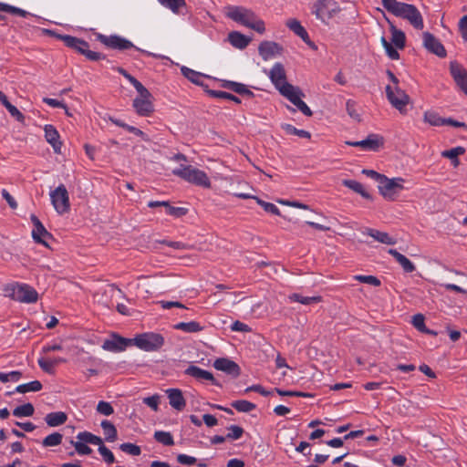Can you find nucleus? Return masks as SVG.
I'll return each instance as SVG.
<instances>
[{
  "label": "nucleus",
  "mask_w": 467,
  "mask_h": 467,
  "mask_svg": "<svg viewBox=\"0 0 467 467\" xmlns=\"http://www.w3.org/2000/svg\"><path fill=\"white\" fill-rule=\"evenodd\" d=\"M391 42L400 49H402L405 47L406 42L405 34L393 26H391Z\"/></svg>",
  "instance_id": "obj_36"
},
{
  "label": "nucleus",
  "mask_w": 467,
  "mask_h": 467,
  "mask_svg": "<svg viewBox=\"0 0 467 467\" xmlns=\"http://www.w3.org/2000/svg\"><path fill=\"white\" fill-rule=\"evenodd\" d=\"M348 114L354 119L359 120V114L356 109V103L353 100H348L346 103Z\"/></svg>",
  "instance_id": "obj_60"
},
{
  "label": "nucleus",
  "mask_w": 467,
  "mask_h": 467,
  "mask_svg": "<svg viewBox=\"0 0 467 467\" xmlns=\"http://www.w3.org/2000/svg\"><path fill=\"white\" fill-rule=\"evenodd\" d=\"M154 439L166 446H171L174 444L173 437L168 431H157L154 432Z\"/></svg>",
  "instance_id": "obj_42"
},
{
  "label": "nucleus",
  "mask_w": 467,
  "mask_h": 467,
  "mask_svg": "<svg viewBox=\"0 0 467 467\" xmlns=\"http://www.w3.org/2000/svg\"><path fill=\"white\" fill-rule=\"evenodd\" d=\"M35 409L31 403H26L24 405L16 407L13 410V415L16 417H30L34 414Z\"/></svg>",
  "instance_id": "obj_41"
},
{
  "label": "nucleus",
  "mask_w": 467,
  "mask_h": 467,
  "mask_svg": "<svg viewBox=\"0 0 467 467\" xmlns=\"http://www.w3.org/2000/svg\"><path fill=\"white\" fill-rule=\"evenodd\" d=\"M346 144L352 147H359L365 150L376 151L383 145V140L377 134H370L365 140L359 141H346Z\"/></svg>",
  "instance_id": "obj_17"
},
{
  "label": "nucleus",
  "mask_w": 467,
  "mask_h": 467,
  "mask_svg": "<svg viewBox=\"0 0 467 467\" xmlns=\"http://www.w3.org/2000/svg\"><path fill=\"white\" fill-rule=\"evenodd\" d=\"M44 131L47 141L53 147L55 152L59 153L62 143L59 140V134L56 128L52 125H46L44 127Z\"/></svg>",
  "instance_id": "obj_24"
},
{
  "label": "nucleus",
  "mask_w": 467,
  "mask_h": 467,
  "mask_svg": "<svg viewBox=\"0 0 467 467\" xmlns=\"http://www.w3.org/2000/svg\"><path fill=\"white\" fill-rule=\"evenodd\" d=\"M445 119L446 118H441L437 112L432 110H428L423 115V120L435 127L445 125Z\"/></svg>",
  "instance_id": "obj_34"
},
{
  "label": "nucleus",
  "mask_w": 467,
  "mask_h": 467,
  "mask_svg": "<svg viewBox=\"0 0 467 467\" xmlns=\"http://www.w3.org/2000/svg\"><path fill=\"white\" fill-rule=\"evenodd\" d=\"M422 45L424 48L439 57H445L447 53L441 42L431 33H422Z\"/></svg>",
  "instance_id": "obj_12"
},
{
  "label": "nucleus",
  "mask_w": 467,
  "mask_h": 467,
  "mask_svg": "<svg viewBox=\"0 0 467 467\" xmlns=\"http://www.w3.org/2000/svg\"><path fill=\"white\" fill-rule=\"evenodd\" d=\"M165 392L169 399L170 405L173 409H175L179 411H182L185 408L186 401H185V399L183 398V395H182V392L181 389H166Z\"/></svg>",
  "instance_id": "obj_21"
},
{
  "label": "nucleus",
  "mask_w": 467,
  "mask_h": 467,
  "mask_svg": "<svg viewBox=\"0 0 467 467\" xmlns=\"http://www.w3.org/2000/svg\"><path fill=\"white\" fill-rule=\"evenodd\" d=\"M50 199L55 210L59 214L68 212L70 207L69 196L64 184H60L50 192Z\"/></svg>",
  "instance_id": "obj_8"
},
{
  "label": "nucleus",
  "mask_w": 467,
  "mask_h": 467,
  "mask_svg": "<svg viewBox=\"0 0 467 467\" xmlns=\"http://www.w3.org/2000/svg\"><path fill=\"white\" fill-rule=\"evenodd\" d=\"M132 344V339L114 335L111 338L106 339L103 342L102 348L110 352H121Z\"/></svg>",
  "instance_id": "obj_15"
},
{
  "label": "nucleus",
  "mask_w": 467,
  "mask_h": 467,
  "mask_svg": "<svg viewBox=\"0 0 467 467\" xmlns=\"http://www.w3.org/2000/svg\"><path fill=\"white\" fill-rule=\"evenodd\" d=\"M99 452L100 453L106 463L111 464L115 462L114 454L105 445H100V447H99Z\"/></svg>",
  "instance_id": "obj_55"
},
{
  "label": "nucleus",
  "mask_w": 467,
  "mask_h": 467,
  "mask_svg": "<svg viewBox=\"0 0 467 467\" xmlns=\"http://www.w3.org/2000/svg\"><path fill=\"white\" fill-rule=\"evenodd\" d=\"M97 411L99 414L109 416L114 412V409L109 402L101 400L97 405Z\"/></svg>",
  "instance_id": "obj_53"
},
{
  "label": "nucleus",
  "mask_w": 467,
  "mask_h": 467,
  "mask_svg": "<svg viewBox=\"0 0 467 467\" xmlns=\"http://www.w3.org/2000/svg\"><path fill=\"white\" fill-rule=\"evenodd\" d=\"M182 74L188 78L190 81L196 85H202V78L204 77L203 74L197 72L193 69H191L185 66L182 67L181 68Z\"/></svg>",
  "instance_id": "obj_35"
},
{
  "label": "nucleus",
  "mask_w": 467,
  "mask_h": 467,
  "mask_svg": "<svg viewBox=\"0 0 467 467\" xmlns=\"http://www.w3.org/2000/svg\"><path fill=\"white\" fill-rule=\"evenodd\" d=\"M213 367L217 370L223 371L233 378H237L241 373L239 365L226 358H220L215 359L213 362Z\"/></svg>",
  "instance_id": "obj_18"
},
{
  "label": "nucleus",
  "mask_w": 467,
  "mask_h": 467,
  "mask_svg": "<svg viewBox=\"0 0 467 467\" xmlns=\"http://www.w3.org/2000/svg\"><path fill=\"white\" fill-rule=\"evenodd\" d=\"M132 343L143 351L154 352L160 350L163 347L165 339L161 334L146 332L137 335L132 338Z\"/></svg>",
  "instance_id": "obj_5"
},
{
  "label": "nucleus",
  "mask_w": 467,
  "mask_h": 467,
  "mask_svg": "<svg viewBox=\"0 0 467 467\" xmlns=\"http://www.w3.org/2000/svg\"><path fill=\"white\" fill-rule=\"evenodd\" d=\"M229 432L226 435V438L229 440H238L244 434V429L237 425H231L228 428Z\"/></svg>",
  "instance_id": "obj_52"
},
{
  "label": "nucleus",
  "mask_w": 467,
  "mask_h": 467,
  "mask_svg": "<svg viewBox=\"0 0 467 467\" xmlns=\"http://www.w3.org/2000/svg\"><path fill=\"white\" fill-rule=\"evenodd\" d=\"M31 221L34 225V228L32 230L33 239L35 240L36 243L41 244L44 246L48 247L47 240L52 238L51 234H49L47 231L43 223L35 214L31 215Z\"/></svg>",
  "instance_id": "obj_13"
},
{
  "label": "nucleus",
  "mask_w": 467,
  "mask_h": 467,
  "mask_svg": "<svg viewBox=\"0 0 467 467\" xmlns=\"http://www.w3.org/2000/svg\"><path fill=\"white\" fill-rule=\"evenodd\" d=\"M225 88L233 90L234 92L240 94V95H248L253 96V92L250 91L244 84L234 82V81H228L225 85Z\"/></svg>",
  "instance_id": "obj_40"
},
{
  "label": "nucleus",
  "mask_w": 467,
  "mask_h": 467,
  "mask_svg": "<svg viewBox=\"0 0 467 467\" xmlns=\"http://www.w3.org/2000/svg\"><path fill=\"white\" fill-rule=\"evenodd\" d=\"M342 184L354 191L355 192L360 194L363 198L368 200L371 199L370 193L364 189L360 182L355 180H343Z\"/></svg>",
  "instance_id": "obj_31"
},
{
  "label": "nucleus",
  "mask_w": 467,
  "mask_h": 467,
  "mask_svg": "<svg viewBox=\"0 0 467 467\" xmlns=\"http://www.w3.org/2000/svg\"><path fill=\"white\" fill-rule=\"evenodd\" d=\"M265 73L282 96L293 103L304 115L312 116V110L301 99L304 96L301 89L286 81V73L283 64L277 62L268 71L265 70Z\"/></svg>",
  "instance_id": "obj_1"
},
{
  "label": "nucleus",
  "mask_w": 467,
  "mask_h": 467,
  "mask_svg": "<svg viewBox=\"0 0 467 467\" xmlns=\"http://www.w3.org/2000/svg\"><path fill=\"white\" fill-rule=\"evenodd\" d=\"M174 329L183 331L185 333H196L202 330V327L199 322H180L173 326Z\"/></svg>",
  "instance_id": "obj_32"
},
{
  "label": "nucleus",
  "mask_w": 467,
  "mask_h": 467,
  "mask_svg": "<svg viewBox=\"0 0 467 467\" xmlns=\"http://www.w3.org/2000/svg\"><path fill=\"white\" fill-rule=\"evenodd\" d=\"M459 27L462 38L467 42V15L460 19Z\"/></svg>",
  "instance_id": "obj_64"
},
{
  "label": "nucleus",
  "mask_w": 467,
  "mask_h": 467,
  "mask_svg": "<svg viewBox=\"0 0 467 467\" xmlns=\"http://www.w3.org/2000/svg\"><path fill=\"white\" fill-rule=\"evenodd\" d=\"M386 94L390 104L400 112H403L409 103V96L399 87L392 88L391 86L386 87Z\"/></svg>",
  "instance_id": "obj_11"
},
{
  "label": "nucleus",
  "mask_w": 467,
  "mask_h": 467,
  "mask_svg": "<svg viewBox=\"0 0 467 467\" xmlns=\"http://www.w3.org/2000/svg\"><path fill=\"white\" fill-rule=\"evenodd\" d=\"M41 389H42L41 382L38 380H34L29 383L18 385L16 388V391L18 393H26V392H30V391L36 392V391L41 390Z\"/></svg>",
  "instance_id": "obj_38"
},
{
  "label": "nucleus",
  "mask_w": 467,
  "mask_h": 467,
  "mask_svg": "<svg viewBox=\"0 0 467 467\" xmlns=\"http://www.w3.org/2000/svg\"><path fill=\"white\" fill-rule=\"evenodd\" d=\"M37 363H38L39 367L45 372H47L48 374H53L54 373V368L55 367L53 366L51 358H38Z\"/></svg>",
  "instance_id": "obj_56"
},
{
  "label": "nucleus",
  "mask_w": 467,
  "mask_h": 467,
  "mask_svg": "<svg viewBox=\"0 0 467 467\" xmlns=\"http://www.w3.org/2000/svg\"><path fill=\"white\" fill-rule=\"evenodd\" d=\"M97 39L105 47L115 50L122 51L135 47L131 41L118 35L105 36L98 34Z\"/></svg>",
  "instance_id": "obj_9"
},
{
  "label": "nucleus",
  "mask_w": 467,
  "mask_h": 467,
  "mask_svg": "<svg viewBox=\"0 0 467 467\" xmlns=\"http://www.w3.org/2000/svg\"><path fill=\"white\" fill-rule=\"evenodd\" d=\"M285 26L291 31H293L297 36H299L306 45H308L312 48H315V49L317 48L315 44L310 40L308 33L306 32L305 27L301 25V23L297 19H296V18L288 19L285 22Z\"/></svg>",
  "instance_id": "obj_19"
},
{
  "label": "nucleus",
  "mask_w": 467,
  "mask_h": 467,
  "mask_svg": "<svg viewBox=\"0 0 467 467\" xmlns=\"http://www.w3.org/2000/svg\"><path fill=\"white\" fill-rule=\"evenodd\" d=\"M63 435L59 432H54L47 435L42 441L44 447L57 446L62 442Z\"/></svg>",
  "instance_id": "obj_44"
},
{
  "label": "nucleus",
  "mask_w": 467,
  "mask_h": 467,
  "mask_svg": "<svg viewBox=\"0 0 467 467\" xmlns=\"http://www.w3.org/2000/svg\"><path fill=\"white\" fill-rule=\"evenodd\" d=\"M209 93L211 94V96L214 98L229 99L235 103H241V99L238 97L225 91L210 90Z\"/></svg>",
  "instance_id": "obj_49"
},
{
  "label": "nucleus",
  "mask_w": 467,
  "mask_h": 467,
  "mask_svg": "<svg viewBox=\"0 0 467 467\" xmlns=\"http://www.w3.org/2000/svg\"><path fill=\"white\" fill-rule=\"evenodd\" d=\"M465 150L462 147H455L441 152V156L451 160L454 166L459 164L458 156L463 154Z\"/></svg>",
  "instance_id": "obj_39"
},
{
  "label": "nucleus",
  "mask_w": 467,
  "mask_h": 467,
  "mask_svg": "<svg viewBox=\"0 0 467 467\" xmlns=\"http://www.w3.org/2000/svg\"><path fill=\"white\" fill-rule=\"evenodd\" d=\"M67 416L63 411L50 412L46 415L45 421L49 427H57L64 424Z\"/></svg>",
  "instance_id": "obj_28"
},
{
  "label": "nucleus",
  "mask_w": 467,
  "mask_h": 467,
  "mask_svg": "<svg viewBox=\"0 0 467 467\" xmlns=\"http://www.w3.org/2000/svg\"><path fill=\"white\" fill-rule=\"evenodd\" d=\"M354 279L360 283L368 284L373 286H379L381 284L380 280L374 275H354Z\"/></svg>",
  "instance_id": "obj_48"
},
{
  "label": "nucleus",
  "mask_w": 467,
  "mask_h": 467,
  "mask_svg": "<svg viewBox=\"0 0 467 467\" xmlns=\"http://www.w3.org/2000/svg\"><path fill=\"white\" fill-rule=\"evenodd\" d=\"M11 291L12 298L21 303H36L38 299V293L36 290L26 284L13 285Z\"/></svg>",
  "instance_id": "obj_7"
},
{
  "label": "nucleus",
  "mask_w": 467,
  "mask_h": 467,
  "mask_svg": "<svg viewBox=\"0 0 467 467\" xmlns=\"http://www.w3.org/2000/svg\"><path fill=\"white\" fill-rule=\"evenodd\" d=\"M381 2L384 8L394 16L408 20L416 29L423 28L422 16L415 5L397 0H381Z\"/></svg>",
  "instance_id": "obj_2"
},
{
  "label": "nucleus",
  "mask_w": 467,
  "mask_h": 467,
  "mask_svg": "<svg viewBox=\"0 0 467 467\" xmlns=\"http://www.w3.org/2000/svg\"><path fill=\"white\" fill-rule=\"evenodd\" d=\"M100 425L103 430L105 440L109 442L115 441L118 438L116 427L107 420H102Z\"/></svg>",
  "instance_id": "obj_30"
},
{
  "label": "nucleus",
  "mask_w": 467,
  "mask_h": 467,
  "mask_svg": "<svg viewBox=\"0 0 467 467\" xmlns=\"http://www.w3.org/2000/svg\"><path fill=\"white\" fill-rule=\"evenodd\" d=\"M159 3L171 10L174 14H180V9L186 6L184 0H158Z\"/></svg>",
  "instance_id": "obj_37"
},
{
  "label": "nucleus",
  "mask_w": 467,
  "mask_h": 467,
  "mask_svg": "<svg viewBox=\"0 0 467 467\" xmlns=\"http://www.w3.org/2000/svg\"><path fill=\"white\" fill-rule=\"evenodd\" d=\"M119 449L123 452H126L132 456H138L141 453V450H140V446L133 444V443H130V442L120 444Z\"/></svg>",
  "instance_id": "obj_50"
},
{
  "label": "nucleus",
  "mask_w": 467,
  "mask_h": 467,
  "mask_svg": "<svg viewBox=\"0 0 467 467\" xmlns=\"http://www.w3.org/2000/svg\"><path fill=\"white\" fill-rule=\"evenodd\" d=\"M404 180L400 177L388 178L386 175L378 184V189L382 197L387 201H395L401 191L404 190Z\"/></svg>",
  "instance_id": "obj_6"
},
{
  "label": "nucleus",
  "mask_w": 467,
  "mask_h": 467,
  "mask_svg": "<svg viewBox=\"0 0 467 467\" xmlns=\"http://www.w3.org/2000/svg\"><path fill=\"white\" fill-rule=\"evenodd\" d=\"M388 252L396 259L406 273H412L415 270L414 264L405 255L401 254L395 249H389Z\"/></svg>",
  "instance_id": "obj_27"
},
{
  "label": "nucleus",
  "mask_w": 467,
  "mask_h": 467,
  "mask_svg": "<svg viewBox=\"0 0 467 467\" xmlns=\"http://www.w3.org/2000/svg\"><path fill=\"white\" fill-rule=\"evenodd\" d=\"M254 199L260 206L264 208L265 212L275 215H281L279 209L274 203L265 202L258 197H254Z\"/></svg>",
  "instance_id": "obj_51"
},
{
  "label": "nucleus",
  "mask_w": 467,
  "mask_h": 467,
  "mask_svg": "<svg viewBox=\"0 0 467 467\" xmlns=\"http://www.w3.org/2000/svg\"><path fill=\"white\" fill-rule=\"evenodd\" d=\"M166 208V213L174 217H182L185 215L188 210L184 207H174L168 202Z\"/></svg>",
  "instance_id": "obj_54"
},
{
  "label": "nucleus",
  "mask_w": 467,
  "mask_h": 467,
  "mask_svg": "<svg viewBox=\"0 0 467 467\" xmlns=\"http://www.w3.org/2000/svg\"><path fill=\"white\" fill-rule=\"evenodd\" d=\"M227 16L232 20L249 27L255 14L251 10L243 6H229L227 7Z\"/></svg>",
  "instance_id": "obj_10"
},
{
  "label": "nucleus",
  "mask_w": 467,
  "mask_h": 467,
  "mask_svg": "<svg viewBox=\"0 0 467 467\" xmlns=\"http://www.w3.org/2000/svg\"><path fill=\"white\" fill-rule=\"evenodd\" d=\"M363 234L368 235L372 237L374 240H376L379 243L393 245L397 243V240L393 237H391L388 233L381 232L373 228H365L362 231Z\"/></svg>",
  "instance_id": "obj_22"
},
{
  "label": "nucleus",
  "mask_w": 467,
  "mask_h": 467,
  "mask_svg": "<svg viewBox=\"0 0 467 467\" xmlns=\"http://www.w3.org/2000/svg\"><path fill=\"white\" fill-rule=\"evenodd\" d=\"M450 72L456 85L467 95V70L456 61L450 63Z\"/></svg>",
  "instance_id": "obj_14"
},
{
  "label": "nucleus",
  "mask_w": 467,
  "mask_h": 467,
  "mask_svg": "<svg viewBox=\"0 0 467 467\" xmlns=\"http://www.w3.org/2000/svg\"><path fill=\"white\" fill-rule=\"evenodd\" d=\"M57 37L61 39L67 47L78 51L81 55L84 54L87 47H89L87 41L76 36L69 35H58Z\"/></svg>",
  "instance_id": "obj_20"
},
{
  "label": "nucleus",
  "mask_w": 467,
  "mask_h": 467,
  "mask_svg": "<svg viewBox=\"0 0 467 467\" xmlns=\"http://www.w3.org/2000/svg\"><path fill=\"white\" fill-rule=\"evenodd\" d=\"M310 9L312 15L325 25H328L329 21L341 11L340 5L335 0H317Z\"/></svg>",
  "instance_id": "obj_4"
},
{
  "label": "nucleus",
  "mask_w": 467,
  "mask_h": 467,
  "mask_svg": "<svg viewBox=\"0 0 467 467\" xmlns=\"http://www.w3.org/2000/svg\"><path fill=\"white\" fill-rule=\"evenodd\" d=\"M185 374L198 380H208L211 381L213 384L217 385L213 375L210 371L202 369L197 366H189L185 369Z\"/></svg>",
  "instance_id": "obj_23"
},
{
  "label": "nucleus",
  "mask_w": 467,
  "mask_h": 467,
  "mask_svg": "<svg viewBox=\"0 0 467 467\" xmlns=\"http://www.w3.org/2000/svg\"><path fill=\"white\" fill-rule=\"evenodd\" d=\"M228 40L233 47L244 49L249 45L251 38L245 36L240 32L233 31L228 35Z\"/></svg>",
  "instance_id": "obj_26"
},
{
  "label": "nucleus",
  "mask_w": 467,
  "mask_h": 467,
  "mask_svg": "<svg viewBox=\"0 0 467 467\" xmlns=\"http://www.w3.org/2000/svg\"><path fill=\"white\" fill-rule=\"evenodd\" d=\"M249 28L258 32L259 34H263L265 31V22L255 16L249 26Z\"/></svg>",
  "instance_id": "obj_59"
},
{
  "label": "nucleus",
  "mask_w": 467,
  "mask_h": 467,
  "mask_svg": "<svg viewBox=\"0 0 467 467\" xmlns=\"http://www.w3.org/2000/svg\"><path fill=\"white\" fill-rule=\"evenodd\" d=\"M160 396L153 395L143 399V403L151 408L154 411L159 410Z\"/></svg>",
  "instance_id": "obj_58"
},
{
  "label": "nucleus",
  "mask_w": 467,
  "mask_h": 467,
  "mask_svg": "<svg viewBox=\"0 0 467 467\" xmlns=\"http://www.w3.org/2000/svg\"><path fill=\"white\" fill-rule=\"evenodd\" d=\"M88 59L91 61H98L100 59L105 58V56L101 53L95 52L89 49V47H87L84 54H83Z\"/></svg>",
  "instance_id": "obj_63"
},
{
  "label": "nucleus",
  "mask_w": 467,
  "mask_h": 467,
  "mask_svg": "<svg viewBox=\"0 0 467 467\" xmlns=\"http://www.w3.org/2000/svg\"><path fill=\"white\" fill-rule=\"evenodd\" d=\"M77 440L83 441L88 444L98 445L99 447H100V445L104 446L103 440L100 437L88 431L78 432L77 435Z\"/></svg>",
  "instance_id": "obj_33"
},
{
  "label": "nucleus",
  "mask_w": 467,
  "mask_h": 467,
  "mask_svg": "<svg viewBox=\"0 0 467 467\" xmlns=\"http://www.w3.org/2000/svg\"><path fill=\"white\" fill-rule=\"evenodd\" d=\"M150 99L138 97L133 100V107L140 116H149L153 112V105Z\"/></svg>",
  "instance_id": "obj_25"
},
{
  "label": "nucleus",
  "mask_w": 467,
  "mask_h": 467,
  "mask_svg": "<svg viewBox=\"0 0 467 467\" xmlns=\"http://www.w3.org/2000/svg\"><path fill=\"white\" fill-rule=\"evenodd\" d=\"M287 298L290 302H298L306 306L317 304L322 301V296H304L298 293L290 294Z\"/></svg>",
  "instance_id": "obj_29"
},
{
  "label": "nucleus",
  "mask_w": 467,
  "mask_h": 467,
  "mask_svg": "<svg viewBox=\"0 0 467 467\" xmlns=\"http://www.w3.org/2000/svg\"><path fill=\"white\" fill-rule=\"evenodd\" d=\"M412 324L419 331H425L424 317L421 314H417L412 317Z\"/></svg>",
  "instance_id": "obj_62"
},
{
  "label": "nucleus",
  "mask_w": 467,
  "mask_h": 467,
  "mask_svg": "<svg viewBox=\"0 0 467 467\" xmlns=\"http://www.w3.org/2000/svg\"><path fill=\"white\" fill-rule=\"evenodd\" d=\"M258 52L262 58L266 61L276 56H281L283 47L274 41H263L258 47Z\"/></svg>",
  "instance_id": "obj_16"
},
{
  "label": "nucleus",
  "mask_w": 467,
  "mask_h": 467,
  "mask_svg": "<svg viewBox=\"0 0 467 467\" xmlns=\"http://www.w3.org/2000/svg\"><path fill=\"white\" fill-rule=\"evenodd\" d=\"M231 405L240 412H250L256 407L255 404L244 400H234Z\"/></svg>",
  "instance_id": "obj_43"
},
{
  "label": "nucleus",
  "mask_w": 467,
  "mask_h": 467,
  "mask_svg": "<svg viewBox=\"0 0 467 467\" xmlns=\"http://www.w3.org/2000/svg\"><path fill=\"white\" fill-rule=\"evenodd\" d=\"M22 377V373L17 370L10 372H0V381L5 382H17Z\"/></svg>",
  "instance_id": "obj_47"
},
{
  "label": "nucleus",
  "mask_w": 467,
  "mask_h": 467,
  "mask_svg": "<svg viewBox=\"0 0 467 467\" xmlns=\"http://www.w3.org/2000/svg\"><path fill=\"white\" fill-rule=\"evenodd\" d=\"M131 85L135 88V89L139 93V97H144V98L151 97L149 90L139 80L136 79Z\"/></svg>",
  "instance_id": "obj_61"
},
{
  "label": "nucleus",
  "mask_w": 467,
  "mask_h": 467,
  "mask_svg": "<svg viewBox=\"0 0 467 467\" xmlns=\"http://www.w3.org/2000/svg\"><path fill=\"white\" fill-rule=\"evenodd\" d=\"M5 109L8 110L10 115L15 118L17 121L23 123L25 121V116L22 114V112L14 105L9 103L6 105Z\"/></svg>",
  "instance_id": "obj_57"
},
{
  "label": "nucleus",
  "mask_w": 467,
  "mask_h": 467,
  "mask_svg": "<svg viewBox=\"0 0 467 467\" xmlns=\"http://www.w3.org/2000/svg\"><path fill=\"white\" fill-rule=\"evenodd\" d=\"M70 443L75 447L76 452L78 455H88L92 452L91 448L88 447V443L84 442L83 441L78 440L75 441L70 440Z\"/></svg>",
  "instance_id": "obj_45"
},
{
  "label": "nucleus",
  "mask_w": 467,
  "mask_h": 467,
  "mask_svg": "<svg viewBox=\"0 0 467 467\" xmlns=\"http://www.w3.org/2000/svg\"><path fill=\"white\" fill-rule=\"evenodd\" d=\"M172 174L196 186L210 188L211 181L205 171L192 165L182 164L172 170Z\"/></svg>",
  "instance_id": "obj_3"
},
{
  "label": "nucleus",
  "mask_w": 467,
  "mask_h": 467,
  "mask_svg": "<svg viewBox=\"0 0 467 467\" xmlns=\"http://www.w3.org/2000/svg\"><path fill=\"white\" fill-rule=\"evenodd\" d=\"M282 128L285 130V132L287 134H290V135H296L300 138H305V139H310V137H311V135L308 131H306L305 130H298L291 124H284L282 126Z\"/></svg>",
  "instance_id": "obj_46"
}]
</instances>
